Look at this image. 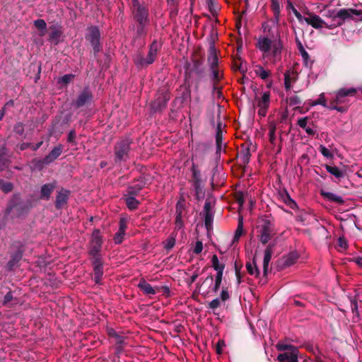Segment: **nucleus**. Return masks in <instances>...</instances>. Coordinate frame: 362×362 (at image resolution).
I'll return each instance as SVG.
<instances>
[{
    "instance_id": "nucleus-1",
    "label": "nucleus",
    "mask_w": 362,
    "mask_h": 362,
    "mask_svg": "<svg viewBox=\"0 0 362 362\" xmlns=\"http://www.w3.org/2000/svg\"><path fill=\"white\" fill-rule=\"evenodd\" d=\"M133 141L129 137L122 138L117 141L114 146V161L116 164L127 161L129 158L131 145Z\"/></svg>"
},
{
    "instance_id": "nucleus-2",
    "label": "nucleus",
    "mask_w": 362,
    "mask_h": 362,
    "mask_svg": "<svg viewBox=\"0 0 362 362\" xmlns=\"http://www.w3.org/2000/svg\"><path fill=\"white\" fill-rule=\"evenodd\" d=\"M276 349L279 351H284L277 356L276 359L279 362H298V347L280 341L276 344Z\"/></svg>"
},
{
    "instance_id": "nucleus-3",
    "label": "nucleus",
    "mask_w": 362,
    "mask_h": 362,
    "mask_svg": "<svg viewBox=\"0 0 362 362\" xmlns=\"http://www.w3.org/2000/svg\"><path fill=\"white\" fill-rule=\"evenodd\" d=\"M207 61L212 71V80L214 81V90H216L217 84L223 77L222 71L218 69V59L214 42H210Z\"/></svg>"
},
{
    "instance_id": "nucleus-4",
    "label": "nucleus",
    "mask_w": 362,
    "mask_h": 362,
    "mask_svg": "<svg viewBox=\"0 0 362 362\" xmlns=\"http://www.w3.org/2000/svg\"><path fill=\"white\" fill-rule=\"evenodd\" d=\"M257 238L263 245L267 244L275 234L274 225L268 218L262 219L257 226Z\"/></svg>"
},
{
    "instance_id": "nucleus-5",
    "label": "nucleus",
    "mask_w": 362,
    "mask_h": 362,
    "mask_svg": "<svg viewBox=\"0 0 362 362\" xmlns=\"http://www.w3.org/2000/svg\"><path fill=\"white\" fill-rule=\"evenodd\" d=\"M86 39L91 45L94 55L96 56L101 51L100 33L98 28L97 26L90 27L86 35Z\"/></svg>"
},
{
    "instance_id": "nucleus-6",
    "label": "nucleus",
    "mask_w": 362,
    "mask_h": 362,
    "mask_svg": "<svg viewBox=\"0 0 362 362\" xmlns=\"http://www.w3.org/2000/svg\"><path fill=\"white\" fill-rule=\"evenodd\" d=\"M93 93L88 87H85L78 94L75 100L73 101L72 105L76 108H80L85 105H90L93 100Z\"/></svg>"
},
{
    "instance_id": "nucleus-7",
    "label": "nucleus",
    "mask_w": 362,
    "mask_h": 362,
    "mask_svg": "<svg viewBox=\"0 0 362 362\" xmlns=\"http://www.w3.org/2000/svg\"><path fill=\"white\" fill-rule=\"evenodd\" d=\"M30 209L29 203L24 202H11L6 209V214L8 215L10 213H13L15 216H20L29 211Z\"/></svg>"
},
{
    "instance_id": "nucleus-8",
    "label": "nucleus",
    "mask_w": 362,
    "mask_h": 362,
    "mask_svg": "<svg viewBox=\"0 0 362 362\" xmlns=\"http://www.w3.org/2000/svg\"><path fill=\"white\" fill-rule=\"evenodd\" d=\"M157 44L154 41L151 45L149 53L146 58L143 57L141 55H137L134 59V62L138 66L143 67L144 66L152 64L155 60L156 55Z\"/></svg>"
},
{
    "instance_id": "nucleus-9",
    "label": "nucleus",
    "mask_w": 362,
    "mask_h": 362,
    "mask_svg": "<svg viewBox=\"0 0 362 362\" xmlns=\"http://www.w3.org/2000/svg\"><path fill=\"white\" fill-rule=\"evenodd\" d=\"M70 194L71 191L63 187L57 191L54 202V206L57 210L63 209L67 204Z\"/></svg>"
},
{
    "instance_id": "nucleus-10",
    "label": "nucleus",
    "mask_w": 362,
    "mask_h": 362,
    "mask_svg": "<svg viewBox=\"0 0 362 362\" xmlns=\"http://www.w3.org/2000/svg\"><path fill=\"white\" fill-rule=\"evenodd\" d=\"M352 8H341L337 11L332 19V28L339 26L345 20L352 19Z\"/></svg>"
},
{
    "instance_id": "nucleus-11",
    "label": "nucleus",
    "mask_w": 362,
    "mask_h": 362,
    "mask_svg": "<svg viewBox=\"0 0 362 362\" xmlns=\"http://www.w3.org/2000/svg\"><path fill=\"white\" fill-rule=\"evenodd\" d=\"M103 243V237L98 229H95L92 233L91 240L90 242L89 252H101Z\"/></svg>"
},
{
    "instance_id": "nucleus-12",
    "label": "nucleus",
    "mask_w": 362,
    "mask_h": 362,
    "mask_svg": "<svg viewBox=\"0 0 362 362\" xmlns=\"http://www.w3.org/2000/svg\"><path fill=\"white\" fill-rule=\"evenodd\" d=\"M132 9L134 18L139 24L140 28H138V32L139 33L140 30H142L143 27L145 25L146 23L148 17V11L146 9L145 7L142 6H140Z\"/></svg>"
},
{
    "instance_id": "nucleus-13",
    "label": "nucleus",
    "mask_w": 362,
    "mask_h": 362,
    "mask_svg": "<svg viewBox=\"0 0 362 362\" xmlns=\"http://www.w3.org/2000/svg\"><path fill=\"white\" fill-rule=\"evenodd\" d=\"M63 151V146L61 144H59L58 146H55L51 152L47 155L43 159L41 160H39V163H41V164H49L54 160H55L62 153Z\"/></svg>"
},
{
    "instance_id": "nucleus-14",
    "label": "nucleus",
    "mask_w": 362,
    "mask_h": 362,
    "mask_svg": "<svg viewBox=\"0 0 362 362\" xmlns=\"http://www.w3.org/2000/svg\"><path fill=\"white\" fill-rule=\"evenodd\" d=\"M307 23L310 25L315 29L322 28V27H326L328 28H332V25H329L327 23H325L319 16L315 14H309L308 20L307 21Z\"/></svg>"
},
{
    "instance_id": "nucleus-15",
    "label": "nucleus",
    "mask_w": 362,
    "mask_h": 362,
    "mask_svg": "<svg viewBox=\"0 0 362 362\" xmlns=\"http://www.w3.org/2000/svg\"><path fill=\"white\" fill-rule=\"evenodd\" d=\"M146 182L144 179L141 177L134 180L131 185H129L127 187V194L128 195H135L136 196L139 192L143 189L145 186Z\"/></svg>"
},
{
    "instance_id": "nucleus-16",
    "label": "nucleus",
    "mask_w": 362,
    "mask_h": 362,
    "mask_svg": "<svg viewBox=\"0 0 362 362\" xmlns=\"http://www.w3.org/2000/svg\"><path fill=\"white\" fill-rule=\"evenodd\" d=\"M57 181L54 180L52 182L43 185L40 189V199L46 201L49 200L52 193L57 187Z\"/></svg>"
},
{
    "instance_id": "nucleus-17",
    "label": "nucleus",
    "mask_w": 362,
    "mask_h": 362,
    "mask_svg": "<svg viewBox=\"0 0 362 362\" xmlns=\"http://www.w3.org/2000/svg\"><path fill=\"white\" fill-rule=\"evenodd\" d=\"M223 124L221 121L217 122L216 132V155H220L223 144V129H222Z\"/></svg>"
},
{
    "instance_id": "nucleus-18",
    "label": "nucleus",
    "mask_w": 362,
    "mask_h": 362,
    "mask_svg": "<svg viewBox=\"0 0 362 362\" xmlns=\"http://www.w3.org/2000/svg\"><path fill=\"white\" fill-rule=\"evenodd\" d=\"M241 149L238 152V155L242 160V162L244 165H247L250 162L251 153L250 146L248 144H242L240 146Z\"/></svg>"
},
{
    "instance_id": "nucleus-19",
    "label": "nucleus",
    "mask_w": 362,
    "mask_h": 362,
    "mask_svg": "<svg viewBox=\"0 0 362 362\" xmlns=\"http://www.w3.org/2000/svg\"><path fill=\"white\" fill-rule=\"evenodd\" d=\"M320 194L325 199H327L329 202H334L339 205H342L344 203V200L341 196H339L336 194L329 192H325L322 190L320 192Z\"/></svg>"
},
{
    "instance_id": "nucleus-20",
    "label": "nucleus",
    "mask_w": 362,
    "mask_h": 362,
    "mask_svg": "<svg viewBox=\"0 0 362 362\" xmlns=\"http://www.w3.org/2000/svg\"><path fill=\"white\" fill-rule=\"evenodd\" d=\"M283 49V43L280 38H279L278 40H275L272 44V57L276 59H281V51Z\"/></svg>"
},
{
    "instance_id": "nucleus-21",
    "label": "nucleus",
    "mask_w": 362,
    "mask_h": 362,
    "mask_svg": "<svg viewBox=\"0 0 362 362\" xmlns=\"http://www.w3.org/2000/svg\"><path fill=\"white\" fill-rule=\"evenodd\" d=\"M94 281L97 284H100L103 276V263L93 264Z\"/></svg>"
},
{
    "instance_id": "nucleus-22",
    "label": "nucleus",
    "mask_w": 362,
    "mask_h": 362,
    "mask_svg": "<svg viewBox=\"0 0 362 362\" xmlns=\"http://www.w3.org/2000/svg\"><path fill=\"white\" fill-rule=\"evenodd\" d=\"M273 42L268 37H262L258 40L257 47L264 52H268L271 50Z\"/></svg>"
},
{
    "instance_id": "nucleus-23",
    "label": "nucleus",
    "mask_w": 362,
    "mask_h": 362,
    "mask_svg": "<svg viewBox=\"0 0 362 362\" xmlns=\"http://www.w3.org/2000/svg\"><path fill=\"white\" fill-rule=\"evenodd\" d=\"M245 266L249 274L254 275L257 278L259 276L260 272L256 264L255 259H253L252 262H247Z\"/></svg>"
},
{
    "instance_id": "nucleus-24",
    "label": "nucleus",
    "mask_w": 362,
    "mask_h": 362,
    "mask_svg": "<svg viewBox=\"0 0 362 362\" xmlns=\"http://www.w3.org/2000/svg\"><path fill=\"white\" fill-rule=\"evenodd\" d=\"M295 41L297 45L298 49L300 52L303 59L307 64L308 61L310 59L309 54L305 49L301 41L300 40V39L298 38V36H296Z\"/></svg>"
},
{
    "instance_id": "nucleus-25",
    "label": "nucleus",
    "mask_w": 362,
    "mask_h": 362,
    "mask_svg": "<svg viewBox=\"0 0 362 362\" xmlns=\"http://www.w3.org/2000/svg\"><path fill=\"white\" fill-rule=\"evenodd\" d=\"M325 167L328 173L334 175L335 177L340 179L344 177V173L339 168L336 166H331L329 165H325Z\"/></svg>"
},
{
    "instance_id": "nucleus-26",
    "label": "nucleus",
    "mask_w": 362,
    "mask_h": 362,
    "mask_svg": "<svg viewBox=\"0 0 362 362\" xmlns=\"http://www.w3.org/2000/svg\"><path fill=\"white\" fill-rule=\"evenodd\" d=\"M139 288L146 294H155L156 291L155 289L151 286V284L147 283L144 280L140 281L138 285Z\"/></svg>"
},
{
    "instance_id": "nucleus-27",
    "label": "nucleus",
    "mask_w": 362,
    "mask_h": 362,
    "mask_svg": "<svg viewBox=\"0 0 362 362\" xmlns=\"http://www.w3.org/2000/svg\"><path fill=\"white\" fill-rule=\"evenodd\" d=\"M270 93L264 92L261 98H256L258 100L257 105L259 107L268 108L269 105Z\"/></svg>"
},
{
    "instance_id": "nucleus-28",
    "label": "nucleus",
    "mask_w": 362,
    "mask_h": 362,
    "mask_svg": "<svg viewBox=\"0 0 362 362\" xmlns=\"http://www.w3.org/2000/svg\"><path fill=\"white\" fill-rule=\"evenodd\" d=\"M192 71L195 72L199 76H201L204 71L203 67V60L201 59H194L193 60V66Z\"/></svg>"
},
{
    "instance_id": "nucleus-29",
    "label": "nucleus",
    "mask_w": 362,
    "mask_h": 362,
    "mask_svg": "<svg viewBox=\"0 0 362 362\" xmlns=\"http://www.w3.org/2000/svg\"><path fill=\"white\" fill-rule=\"evenodd\" d=\"M274 246V244H269L265 250H264V259H263V264L269 265V262L272 259V256L273 253V247Z\"/></svg>"
},
{
    "instance_id": "nucleus-30",
    "label": "nucleus",
    "mask_w": 362,
    "mask_h": 362,
    "mask_svg": "<svg viewBox=\"0 0 362 362\" xmlns=\"http://www.w3.org/2000/svg\"><path fill=\"white\" fill-rule=\"evenodd\" d=\"M299 256L296 252H291L284 257V265L286 267H290L296 263Z\"/></svg>"
},
{
    "instance_id": "nucleus-31",
    "label": "nucleus",
    "mask_w": 362,
    "mask_h": 362,
    "mask_svg": "<svg viewBox=\"0 0 362 362\" xmlns=\"http://www.w3.org/2000/svg\"><path fill=\"white\" fill-rule=\"evenodd\" d=\"M90 260L93 264L103 263L101 252H89Z\"/></svg>"
},
{
    "instance_id": "nucleus-32",
    "label": "nucleus",
    "mask_w": 362,
    "mask_h": 362,
    "mask_svg": "<svg viewBox=\"0 0 362 362\" xmlns=\"http://www.w3.org/2000/svg\"><path fill=\"white\" fill-rule=\"evenodd\" d=\"M51 32L49 35V40L52 42H54V44H57L59 42V39L61 36V31L57 29L55 27L52 26L50 27Z\"/></svg>"
},
{
    "instance_id": "nucleus-33",
    "label": "nucleus",
    "mask_w": 362,
    "mask_h": 362,
    "mask_svg": "<svg viewBox=\"0 0 362 362\" xmlns=\"http://www.w3.org/2000/svg\"><path fill=\"white\" fill-rule=\"evenodd\" d=\"M212 267L217 272V273H223L225 269L224 264H220L216 255H214L211 259Z\"/></svg>"
},
{
    "instance_id": "nucleus-34",
    "label": "nucleus",
    "mask_w": 362,
    "mask_h": 362,
    "mask_svg": "<svg viewBox=\"0 0 362 362\" xmlns=\"http://www.w3.org/2000/svg\"><path fill=\"white\" fill-rule=\"evenodd\" d=\"M276 124L274 122H270L269 125V139L272 145H274L276 143Z\"/></svg>"
},
{
    "instance_id": "nucleus-35",
    "label": "nucleus",
    "mask_w": 362,
    "mask_h": 362,
    "mask_svg": "<svg viewBox=\"0 0 362 362\" xmlns=\"http://www.w3.org/2000/svg\"><path fill=\"white\" fill-rule=\"evenodd\" d=\"M134 197L135 195H129V197L125 199L126 204L131 210L136 209L139 204V201L136 199Z\"/></svg>"
},
{
    "instance_id": "nucleus-36",
    "label": "nucleus",
    "mask_w": 362,
    "mask_h": 362,
    "mask_svg": "<svg viewBox=\"0 0 362 362\" xmlns=\"http://www.w3.org/2000/svg\"><path fill=\"white\" fill-rule=\"evenodd\" d=\"M22 257L23 250L18 249L11 256V259L8 262V264L10 266H14L17 262H18L21 259Z\"/></svg>"
},
{
    "instance_id": "nucleus-37",
    "label": "nucleus",
    "mask_w": 362,
    "mask_h": 362,
    "mask_svg": "<svg viewBox=\"0 0 362 362\" xmlns=\"http://www.w3.org/2000/svg\"><path fill=\"white\" fill-rule=\"evenodd\" d=\"M255 69L256 74L262 79L266 80L271 74L269 71L265 70L262 66L258 65Z\"/></svg>"
},
{
    "instance_id": "nucleus-38",
    "label": "nucleus",
    "mask_w": 362,
    "mask_h": 362,
    "mask_svg": "<svg viewBox=\"0 0 362 362\" xmlns=\"http://www.w3.org/2000/svg\"><path fill=\"white\" fill-rule=\"evenodd\" d=\"M34 25L35 27L38 29L40 31H41V35H44L46 29H47V24L45 20L43 19H37L34 21Z\"/></svg>"
},
{
    "instance_id": "nucleus-39",
    "label": "nucleus",
    "mask_w": 362,
    "mask_h": 362,
    "mask_svg": "<svg viewBox=\"0 0 362 362\" xmlns=\"http://www.w3.org/2000/svg\"><path fill=\"white\" fill-rule=\"evenodd\" d=\"M192 183L194 182H202V175L200 171L197 169V166L193 164L192 166Z\"/></svg>"
},
{
    "instance_id": "nucleus-40",
    "label": "nucleus",
    "mask_w": 362,
    "mask_h": 362,
    "mask_svg": "<svg viewBox=\"0 0 362 362\" xmlns=\"http://www.w3.org/2000/svg\"><path fill=\"white\" fill-rule=\"evenodd\" d=\"M243 233V221H242V219H240L238 221V225L236 228L232 243H234L235 242H238L239 240L240 237L242 235Z\"/></svg>"
},
{
    "instance_id": "nucleus-41",
    "label": "nucleus",
    "mask_w": 362,
    "mask_h": 362,
    "mask_svg": "<svg viewBox=\"0 0 362 362\" xmlns=\"http://www.w3.org/2000/svg\"><path fill=\"white\" fill-rule=\"evenodd\" d=\"M337 93L339 94V97L344 98V97L349 95H354L356 93V89L354 88H351L349 89L341 88Z\"/></svg>"
},
{
    "instance_id": "nucleus-42",
    "label": "nucleus",
    "mask_w": 362,
    "mask_h": 362,
    "mask_svg": "<svg viewBox=\"0 0 362 362\" xmlns=\"http://www.w3.org/2000/svg\"><path fill=\"white\" fill-rule=\"evenodd\" d=\"M160 296L165 297L167 299L173 296V292L168 286L160 285Z\"/></svg>"
},
{
    "instance_id": "nucleus-43",
    "label": "nucleus",
    "mask_w": 362,
    "mask_h": 362,
    "mask_svg": "<svg viewBox=\"0 0 362 362\" xmlns=\"http://www.w3.org/2000/svg\"><path fill=\"white\" fill-rule=\"evenodd\" d=\"M213 220L214 214L212 212L204 213V224L207 230L211 228Z\"/></svg>"
},
{
    "instance_id": "nucleus-44",
    "label": "nucleus",
    "mask_w": 362,
    "mask_h": 362,
    "mask_svg": "<svg viewBox=\"0 0 362 362\" xmlns=\"http://www.w3.org/2000/svg\"><path fill=\"white\" fill-rule=\"evenodd\" d=\"M74 77H75V75H74L72 74H65L59 78L58 83H62L64 86H66L74 80Z\"/></svg>"
},
{
    "instance_id": "nucleus-45",
    "label": "nucleus",
    "mask_w": 362,
    "mask_h": 362,
    "mask_svg": "<svg viewBox=\"0 0 362 362\" xmlns=\"http://www.w3.org/2000/svg\"><path fill=\"white\" fill-rule=\"evenodd\" d=\"M163 247L166 250H171L175 244V238L173 236L169 237L166 241L163 242Z\"/></svg>"
},
{
    "instance_id": "nucleus-46",
    "label": "nucleus",
    "mask_w": 362,
    "mask_h": 362,
    "mask_svg": "<svg viewBox=\"0 0 362 362\" xmlns=\"http://www.w3.org/2000/svg\"><path fill=\"white\" fill-rule=\"evenodd\" d=\"M223 274V273H220V272L216 273L215 284H214V287L212 288V291L215 293H216L220 288V286H221V281H222Z\"/></svg>"
},
{
    "instance_id": "nucleus-47",
    "label": "nucleus",
    "mask_w": 362,
    "mask_h": 362,
    "mask_svg": "<svg viewBox=\"0 0 362 362\" xmlns=\"http://www.w3.org/2000/svg\"><path fill=\"white\" fill-rule=\"evenodd\" d=\"M287 102L289 103L290 106H295L300 105L302 103V100L299 96L294 95L287 98Z\"/></svg>"
},
{
    "instance_id": "nucleus-48",
    "label": "nucleus",
    "mask_w": 362,
    "mask_h": 362,
    "mask_svg": "<svg viewBox=\"0 0 362 362\" xmlns=\"http://www.w3.org/2000/svg\"><path fill=\"white\" fill-rule=\"evenodd\" d=\"M322 105L325 107L329 108V107H328V105L327 104V100H326V99L325 98L324 93L320 94V96H319V98L317 99L316 100H315L311 104L312 106H315V105Z\"/></svg>"
},
{
    "instance_id": "nucleus-49",
    "label": "nucleus",
    "mask_w": 362,
    "mask_h": 362,
    "mask_svg": "<svg viewBox=\"0 0 362 362\" xmlns=\"http://www.w3.org/2000/svg\"><path fill=\"white\" fill-rule=\"evenodd\" d=\"M13 299V293L11 291H8L4 297L2 305L4 306L11 307L9 303Z\"/></svg>"
},
{
    "instance_id": "nucleus-50",
    "label": "nucleus",
    "mask_w": 362,
    "mask_h": 362,
    "mask_svg": "<svg viewBox=\"0 0 362 362\" xmlns=\"http://www.w3.org/2000/svg\"><path fill=\"white\" fill-rule=\"evenodd\" d=\"M13 186L11 182H4L1 185L0 189L5 193L10 192L13 190Z\"/></svg>"
},
{
    "instance_id": "nucleus-51",
    "label": "nucleus",
    "mask_w": 362,
    "mask_h": 362,
    "mask_svg": "<svg viewBox=\"0 0 362 362\" xmlns=\"http://www.w3.org/2000/svg\"><path fill=\"white\" fill-rule=\"evenodd\" d=\"M242 62L243 59L240 57H238L234 58L233 59V67L236 70H239L240 71H244L242 70Z\"/></svg>"
},
{
    "instance_id": "nucleus-52",
    "label": "nucleus",
    "mask_w": 362,
    "mask_h": 362,
    "mask_svg": "<svg viewBox=\"0 0 362 362\" xmlns=\"http://www.w3.org/2000/svg\"><path fill=\"white\" fill-rule=\"evenodd\" d=\"M320 151L326 158H332L334 156L333 154L330 152V151L325 146L321 145L320 146Z\"/></svg>"
},
{
    "instance_id": "nucleus-53",
    "label": "nucleus",
    "mask_w": 362,
    "mask_h": 362,
    "mask_svg": "<svg viewBox=\"0 0 362 362\" xmlns=\"http://www.w3.org/2000/svg\"><path fill=\"white\" fill-rule=\"evenodd\" d=\"M271 8L274 13H280V4L279 0H272Z\"/></svg>"
},
{
    "instance_id": "nucleus-54",
    "label": "nucleus",
    "mask_w": 362,
    "mask_h": 362,
    "mask_svg": "<svg viewBox=\"0 0 362 362\" xmlns=\"http://www.w3.org/2000/svg\"><path fill=\"white\" fill-rule=\"evenodd\" d=\"M13 131L18 135H23L24 133V127L23 123H16L13 127Z\"/></svg>"
},
{
    "instance_id": "nucleus-55",
    "label": "nucleus",
    "mask_w": 362,
    "mask_h": 362,
    "mask_svg": "<svg viewBox=\"0 0 362 362\" xmlns=\"http://www.w3.org/2000/svg\"><path fill=\"white\" fill-rule=\"evenodd\" d=\"M352 20L361 21L362 10L352 8Z\"/></svg>"
},
{
    "instance_id": "nucleus-56",
    "label": "nucleus",
    "mask_w": 362,
    "mask_h": 362,
    "mask_svg": "<svg viewBox=\"0 0 362 362\" xmlns=\"http://www.w3.org/2000/svg\"><path fill=\"white\" fill-rule=\"evenodd\" d=\"M125 233L124 232H122L118 230L115 234V236H114V240H115V243L116 244H120L122 243V242L123 241V238H124V235Z\"/></svg>"
},
{
    "instance_id": "nucleus-57",
    "label": "nucleus",
    "mask_w": 362,
    "mask_h": 362,
    "mask_svg": "<svg viewBox=\"0 0 362 362\" xmlns=\"http://www.w3.org/2000/svg\"><path fill=\"white\" fill-rule=\"evenodd\" d=\"M230 298L228 287H223L221 292V300L223 302L228 300Z\"/></svg>"
},
{
    "instance_id": "nucleus-58",
    "label": "nucleus",
    "mask_w": 362,
    "mask_h": 362,
    "mask_svg": "<svg viewBox=\"0 0 362 362\" xmlns=\"http://www.w3.org/2000/svg\"><path fill=\"white\" fill-rule=\"evenodd\" d=\"M351 308L352 313L355 314L356 316H359L358 303L356 299L351 300Z\"/></svg>"
},
{
    "instance_id": "nucleus-59",
    "label": "nucleus",
    "mask_w": 362,
    "mask_h": 362,
    "mask_svg": "<svg viewBox=\"0 0 362 362\" xmlns=\"http://www.w3.org/2000/svg\"><path fill=\"white\" fill-rule=\"evenodd\" d=\"M220 305H221L220 299L216 298L214 299L213 300H211L209 303L208 308L215 310V309L218 308V307H220Z\"/></svg>"
},
{
    "instance_id": "nucleus-60",
    "label": "nucleus",
    "mask_w": 362,
    "mask_h": 362,
    "mask_svg": "<svg viewBox=\"0 0 362 362\" xmlns=\"http://www.w3.org/2000/svg\"><path fill=\"white\" fill-rule=\"evenodd\" d=\"M284 86L286 90H289L291 88V77L289 73L286 72L284 74Z\"/></svg>"
},
{
    "instance_id": "nucleus-61",
    "label": "nucleus",
    "mask_w": 362,
    "mask_h": 362,
    "mask_svg": "<svg viewBox=\"0 0 362 362\" xmlns=\"http://www.w3.org/2000/svg\"><path fill=\"white\" fill-rule=\"evenodd\" d=\"M192 186H193V188H194V192L197 193V192H204V182H194L192 183Z\"/></svg>"
},
{
    "instance_id": "nucleus-62",
    "label": "nucleus",
    "mask_w": 362,
    "mask_h": 362,
    "mask_svg": "<svg viewBox=\"0 0 362 362\" xmlns=\"http://www.w3.org/2000/svg\"><path fill=\"white\" fill-rule=\"evenodd\" d=\"M308 120V117H301L298 119L297 124L305 129L307 127V123Z\"/></svg>"
},
{
    "instance_id": "nucleus-63",
    "label": "nucleus",
    "mask_w": 362,
    "mask_h": 362,
    "mask_svg": "<svg viewBox=\"0 0 362 362\" xmlns=\"http://www.w3.org/2000/svg\"><path fill=\"white\" fill-rule=\"evenodd\" d=\"M76 134L75 130L72 129L69 132L68 137H67V142L71 144L75 143V139H76Z\"/></svg>"
},
{
    "instance_id": "nucleus-64",
    "label": "nucleus",
    "mask_w": 362,
    "mask_h": 362,
    "mask_svg": "<svg viewBox=\"0 0 362 362\" xmlns=\"http://www.w3.org/2000/svg\"><path fill=\"white\" fill-rule=\"evenodd\" d=\"M203 250V244H202V241H197L196 242V245H195V247L194 248V253L195 254H199Z\"/></svg>"
}]
</instances>
